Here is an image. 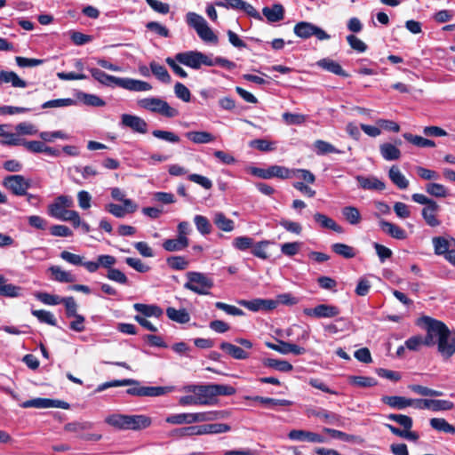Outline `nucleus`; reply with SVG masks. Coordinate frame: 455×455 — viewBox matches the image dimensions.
<instances>
[{"label":"nucleus","mask_w":455,"mask_h":455,"mask_svg":"<svg viewBox=\"0 0 455 455\" xmlns=\"http://www.w3.org/2000/svg\"><path fill=\"white\" fill-rule=\"evenodd\" d=\"M417 324L427 331L426 346L437 345L438 352L443 358H450L455 354V335H451V331L442 321L430 316H421Z\"/></svg>","instance_id":"obj_1"},{"label":"nucleus","mask_w":455,"mask_h":455,"mask_svg":"<svg viewBox=\"0 0 455 455\" xmlns=\"http://www.w3.org/2000/svg\"><path fill=\"white\" fill-rule=\"evenodd\" d=\"M110 387H124V386H134L129 387L126 393L130 395L134 396H161L167 393L173 391V387H142L140 386V382L133 379H124L120 380L109 381Z\"/></svg>","instance_id":"obj_2"},{"label":"nucleus","mask_w":455,"mask_h":455,"mask_svg":"<svg viewBox=\"0 0 455 455\" xmlns=\"http://www.w3.org/2000/svg\"><path fill=\"white\" fill-rule=\"evenodd\" d=\"M187 282L184 288L199 295L210 294L214 283L212 278L206 274L196 271H188L186 273Z\"/></svg>","instance_id":"obj_3"},{"label":"nucleus","mask_w":455,"mask_h":455,"mask_svg":"<svg viewBox=\"0 0 455 455\" xmlns=\"http://www.w3.org/2000/svg\"><path fill=\"white\" fill-rule=\"evenodd\" d=\"M186 21L188 25L193 28L198 36L205 43H218V36L214 34L212 29L208 26L204 18L196 12H189L186 15Z\"/></svg>","instance_id":"obj_4"},{"label":"nucleus","mask_w":455,"mask_h":455,"mask_svg":"<svg viewBox=\"0 0 455 455\" xmlns=\"http://www.w3.org/2000/svg\"><path fill=\"white\" fill-rule=\"evenodd\" d=\"M138 105L150 112L160 114L165 117L172 118L179 115V111L171 107L167 101L156 97L144 98L138 100Z\"/></svg>","instance_id":"obj_5"},{"label":"nucleus","mask_w":455,"mask_h":455,"mask_svg":"<svg viewBox=\"0 0 455 455\" xmlns=\"http://www.w3.org/2000/svg\"><path fill=\"white\" fill-rule=\"evenodd\" d=\"M73 199L69 196H59L53 203L48 205V214L57 220L66 221L70 219L71 212L68 208L73 206Z\"/></svg>","instance_id":"obj_6"},{"label":"nucleus","mask_w":455,"mask_h":455,"mask_svg":"<svg viewBox=\"0 0 455 455\" xmlns=\"http://www.w3.org/2000/svg\"><path fill=\"white\" fill-rule=\"evenodd\" d=\"M176 60L182 65L199 69L203 65L212 64L211 56L198 51H188L176 54Z\"/></svg>","instance_id":"obj_7"},{"label":"nucleus","mask_w":455,"mask_h":455,"mask_svg":"<svg viewBox=\"0 0 455 455\" xmlns=\"http://www.w3.org/2000/svg\"><path fill=\"white\" fill-rule=\"evenodd\" d=\"M182 390L186 393L195 394L200 405L215 404L212 384L196 385L191 384L184 386Z\"/></svg>","instance_id":"obj_8"},{"label":"nucleus","mask_w":455,"mask_h":455,"mask_svg":"<svg viewBox=\"0 0 455 455\" xmlns=\"http://www.w3.org/2000/svg\"><path fill=\"white\" fill-rule=\"evenodd\" d=\"M293 32L297 36L302 39H307L312 36H315L318 40L323 41L328 40L331 37V36L323 29L307 21H300L297 23L294 26Z\"/></svg>","instance_id":"obj_9"},{"label":"nucleus","mask_w":455,"mask_h":455,"mask_svg":"<svg viewBox=\"0 0 455 455\" xmlns=\"http://www.w3.org/2000/svg\"><path fill=\"white\" fill-rule=\"evenodd\" d=\"M3 185L12 191L15 196H25L27 195L28 189L31 186L30 180L26 179L22 175H10L4 179Z\"/></svg>","instance_id":"obj_10"},{"label":"nucleus","mask_w":455,"mask_h":455,"mask_svg":"<svg viewBox=\"0 0 455 455\" xmlns=\"http://www.w3.org/2000/svg\"><path fill=\"white\" fill-rule=\"evenodd\" d=\"M251 173L254 176L265 180L271 179L274 177L280 178L283 180L291 179L290 169L280 165H272L269 166L267 169L252 167L251 169Z\"/></svg>","instance_id":"obj_11"},{"label":"nucleus","mask_w":455,"mask_h":455,"mask_svg":"<svg viewBox=\"0 0 455 455\" xmlns=\"http://www.w3.org/2000/svg\"><path fill=\"white\" fill-rule=\"evenodd\" d=\"M340 310L338 307L328 304H319L313 308H305L304 315L315 318H331L339 314Z\"/></svg>","instance_id":"obj_12"},{"label":"nucleus","mask_w":455,"mask_h":455,"mask_svg":"<svg viewBox=\"0 0 455 455\" xmlns=\"http://www.w3.org/2000/svg\"><path fill=\"white\" fill-rule=\"evenodd\" d=\"M121 124L131 128L134 132L145 134L148 132L147 122L138 116L130 114H123L121 116Z\"/></svg>","instance_id":"obj_13"},{"label":"nucleus","mask_w":455,"mask_h":455,"mask_svg":"<svg viewBox=\"0 0 455 455\" xmlns=\"http://www.w3.org/2000/svg\"><path fill=\"white\" fill-rule=\"evenodd\" d=\"M138 204L133 201H124L123 205L116 204H108L105 210L116 218L122 219L128 213H133L137 211Z\"/></svg>","instance_id":"obj_14"},{"label":"nucleus","mask_w":455,"mask_h":455,"mask_svg":"<svg viewBox=\"0 0 455 455\" xmlns=\"http://www.w3.org/2000/svg\"><path fill=\"white\" fill-rule=\"evenodd\" d=\"M288 437L292 441L323 443L325 439L323 435L302 429H292L289 432Z\"/></svg>","instance_id":"obj_15"},{"label":"nucleus","mask_w":455,"mask_h":455,"mask_svg":"<svg viewBox=\"0 0 455 455\" xmlns=\"http://www.w3.org/2000/svg\"><path fill=\"white\" fill-rule=\"evenodd\" d=\"M89 71L92 75V76L100 84L102 85L108 86V87H120L121 78L114 76L111 75H108L102 71L100 68H89Z\"/></svg>","instance_id":"obj_16"},{"label":"nucleus","mask_w":455,"mask_h":455,"mask_svg":"<svg viewBox=\"0 0 455 455\" xmlns=\"http://www.w3.org/2000/svg\"><path fill=\"white\" fill-rule=\"evenodd\" d=\"M266 346L283 355L291 353L293 355H303L306 352V349L304 347L283 340H278V344L266 342Z\"/></svg>","instance_id":"obj_17"},{"label":"nucleus","mask_w":455,"mask_h":455,"mask_svg":"<svg viewBox=\"0 0 455 455\" xmlns=\"http://www.w3.org/2000/svg\"><path fill=\"white\" fill-rule=\"evenodd\" d=\"M355 180L363 190L383 191L386 188L385 183L375 176L357 175Z\"/></svg>","instance_id":"obj_18"},{"label":"nucleus","mask_w":455,"mask_h":455,"mask_svg":"<svg viewBox=\"0 0 455 455\" xmlns=\"http://www.w3.org/2000/svg\"><path fill=\"white\" fill-rule=\"evenodd\" d=\"M309 415L315 416L327 424L336 425L338 427L344 425L341 416L324 409L312 410L309 411Z\"/></svg>","instance_id":"obj_19"},{"label":"nucleus","mask_w":455,"mask_h":455,"mask_svg":"<svg viewBox=\"0 0 455 455\" xmlns=\"http://www.w3.org/2000/svg\"><path fill=\"white\" fill-rule=\"evenodd\" d=\"M120 88L131 92H148L152 89V85L145 81L133 79L130 77H122Z\"/></svg>","instance_id":"obj_20"},{"label":"nucleus","mask_w":455,"mask_h":455,"mask_svg":"<svg viewBox=\"0 0 455 455\" xmlns=\"http://www.w3.org/2000/svg\"><path fill=\"white\" fill-rule=\"evenodd\" d=\"M440 206L437 203L432 205L425 206L421 210V215L426 224L431 228H436L441 225V220L437 218V212Z\"/></svg>","instance_id":"obj_21"},{"label":"nucleus","mask_w":455,"mask_h":455,"mask_svg":"<svg viewBox=\"0 0 455 455\" xmlns=\"http://www.w3.org/2000/svg\"><path fill=\"white\" fill-rule=\"evenodd\" d=\"M379 224L382 231L387 235H390L391 237L397 240L406 239V231L403 228L397 226L396 224L387 221L385 220H380Z\"/></svg>","instance_id":"obj_22"},{"label":"nucleus","mask_w":455,"mask_h":455,"mask_svg":"<svg viewBox=\"0 0 455 455\" xmlns=\"http://www.w3.org/2000/svg\"><path fill=\"white\" fill-rule=\"evenodd\" d=\"M165 421L172 425H184V424H193L198 423V412L195 413H178L169 415Z\"/></svg>","instance_id":"obj_23"},{"label":"nucleus","mask_w":455,"mask_h":455,"mask_svg":"<svg viewBox=\"0 0 455 455\" xmlns=\"http://www.w3.org/2000/svg\"><path fill=\"white\" fill-rule=\"evenodd\" d=\"M152 420L146 415H128L127 430L139 431L150 427Z\"/></svg>","instance_id":"obj_24"},{"label":"nucleus","mask_w":455,"mask_h":455,"mask_svg":"<svg viewBox=\"0 0 455 455\" xmlns=\"http://www.w3.org/2000/svg\"><path fill=\"white\" fill-rule=\"evenodd\" d=\"M380 400L384 404L395 410H403L411 403L409 398L399 395H383Z\"/></svg>","instance_id":"obj_25"},{"label":"nucleus","mask_w":455,"mask_h":455,"mask_svg":"<svg viewBox=\"0 0 455 455\" xmlns=\"http://www.w3.org/2000/svg\"><path fill=\"white\" fill-rule=\"evenodd\" d=\"M263 15L269 22H278L283 20L284 8L280 4H275L272 6H266L262 9Z\"/></svg>","instance_id":"obj_26"},{"label":"nucleus","mask_w":455,"mask_h":455,"mask_svg":"<svg viewBox=\"0 0 455 455\" xmlns=\"http://www.w3.org/2000/svg\"><path fill=\"white\" fill-rule=\"evenodd\" d=\"M52 279L59 283H74L76 276L70 272L63 270L60 266H51L47 270Z\"/></svg>","instance_id":"obj_27"},{"label":"nucleus","mask_w":455,"mask_h":455,"mask_svg":"<svg viewBox=\"0 0 455 455\" xmlns=\"http://www.w3.org/2000/svg\"><path fill=\"white\" fill-rule=\"evenodd\" d=\"M317 66L337 76L347 77L348 74L344 71L342 67L335 60L324 58L317 61Z\"/></svg>","instance_id":"obj_28"},{"label":"nucleus","mask_w":455,"mask_h":455,"mask_svg":"<svg viewBox=\"0 0 455 455\" xmlns=\"http://www.w3.org/2000/svg\"><path fill=\"white\" fill-rule=\"evenodd\" d=\"M187 139L195 144H207L214 141L215 137L209 132L191 131L185 133Z\"/></svg>","instance_id":"obj_29"},{"label":"nucleus","mask_w":455,"mask_h":455,"mask_svg":"<svg viewBox=\"0 0 455 455\" xmlns=\"http://www.w3.org/2000/svg\"><path fill=\"white\" fill-rule=\"evenodd\" d=\"M21 287L7 283L5 277L0 274V296L17 298L20 296Z\"/></svg>","instance_id":"obj_30"},{"label":"nucleus","mask_w":455,"mask_h":455,"mask_svg":"<svg viewBox=\"0 0 455 455\" xmlns=\"http://www.w3.org/2000/svg\"><path fill=\"white\" fill-rule=\"evenodd\" d=\"M189 245V239L176 238L166 239L164 241L162 246L166 251H180L185 250Z\"/></svg>","instance_id":"obj_31"},{"label":"nucleus","mask_w":455,"mask_h":455,"mask_svg":"<svg viewBox=\"0 0 455 455\" xmlns=\"http://www.w3.org/2000/svg\"><path fill=\"white\" fill-rule=\"evenodd\" d=\"M314 219L322 228L333 230L339 234L344 232V229L340 225L337 224L335 220L323 213H315L314 215Z\"/></svg>","instance_id":"obj_32"},{"label":"nucleus","mask_w":455,"mask_h":455,"mask_svg":"<svg viewBox=\"0 0 455 455\" xmlns=\"http://www.w3.org/2000/svg\"><path fill=\"white\" fill-rule=\"evenodd\" d=\"M388 178L400 189H406L409 187V180L395 165L389 169Z\"/></svg>","instance_id":"obj_33"},{"label":"nucleus","mask_w":455,"mask_h":455,"mask_svg":"<svg viewBox=\"0 0 455 455\" xmlns=\"http://www.w3.org/2000/svg\"><path fill=\"white\" fill-rule=\"evenodd\" d=\"M231 412L228 410L198 412V422L214 421L228 419Z\"/></svg>","instance_id":"obj_34"},{"label":"nucleus","mask_w":455,"mask_h":455,"mask_svg":"<svg viewBox=\"0 0 455 455\" xmlns=\"http://www.w3.org/2000/svg\"><path fill=\"white\" fill-rule=\"evenodd\" d=\"M134 309L143 315V317L155 316L159 318L163 315V310L156 305H147L141 303H136L133 305Z\"/></svg>","instance_id":"obj_35"},{"label":"nucleus","mask_w":455,"mask_h":455,"mask_svg":"<svg viewBox=\"0 0 455 455\" xmlns=\"http://www.w3.org/2000/svg\"><path fill=\"white\" fill-rule=\"evenodd\" d=\"M381 156L387 161L398 160L401 157L400 149L391 143H383L379 146Z\"/></svg>","instance_id":"obj_36"},{"label":"nucleus","mask_w":455,"mask_h":455,"mask_svg":"<svg viewBox=\"0 0 455 455\" xmlns=\"http://www.w3.org/2000/svg\"><path fill=\"white\" fill-rule=\"evenodd\" d=\"M220 347L223 351L235 359L243 360L249 357V354L246 351L231 343L222 342Z\"/></svg>","instance_id":"obj_37"},{"label":"nucleus","mask_w":455,"mask_h":455,"mask_svg":"<svg viewBox=\"0 0 455 455\" xmlns=\"http://www.w3.org/2000/svg\"><path fill=\"white\" fill-rule=\"evenodd\" d=\"M166 315L172 321L179 323H187L190 320V315L185 308L176 309L174 307H169L166 309Z\"/></svg>","instance_id":"obj_38"},{"label":"nucleus","mask_w":455,"mask_h":455,"mask_svg":"<svg viewBox=\"0 0 455 455\" xmlns=\"http://www.w3.org/2000/svg\"><path fill=\"white\" fill-rule=\"evenodd\" d=\"M215 226L225 232H231L235 229L234 220L226 217L223 212H216L213 217Z\"/></svg>","instance_id":"obj_39"},{"label":"nucleus","mask_w":455,"mask_h":455,"mask_svg":"<svg viewBox=\"0 0 455 455\" xmlns=\"http://www.w3.org/2000/svg\"><path fill=\"white\" fill-rule=\"evenodd\" d=\"M200 435H208V434H221L227 433L230 431L231 427L228 424L223 423H213V424H206L200 425Z\"/></svg>","instance_id":"obj_40"},{"label":"nucleus","mask_w":455,"mask_h":455,"mask_svg":"<svg viewBox=\"0 0 455 455\" xmlns=\"http://www.w3.org/2000/svg\"><path fill=\"white\" fill-rule=\"evenodd\" d=\"M105 422L116 429L127 430L128 415L118 413L112 414L106 418Z\"/></svg>","instance_id":"obj_41"},{"label":"nucleus","mask_w":455,"mask_h":455,"mask_svg":"<svg viewBox=\"0 0 455 455\" xmlns=\"http://www.w3.org/2000/svg\"><path fill=\"white\" fill-rule=\"evenodd\" d=\"M93 427V423L90 421H74L67 423L64 426V430L68 432H73L79 435H84L83 432L90 430Z\"/></svg>","instance_id":"obj_42"},{"label":"nucleus","mask_w":455,"mask_h":455,"mask_svg":"<svg viewBox=\"0 0 455 455\" xmlns=\"http://www.w3.org/2000/svg\"><path fill=\"white\" fill-rule=\"evenodd\" d=\"M150 70L152 74L162 83L170 84L172 82V77L169 75L167 69L163 65L156 63V61H152L149 64Z\"/></svg>","instance_id":"obj_43"},{"label":"nucleus","mask_w":455,"mask_h":455,"mask_svg":"<svg viewBox=\"0 0 455 455\" xmlns=\"http://www.w3.org/2000/svg\"><path fill=\"white\" fill-rule=\"evenodd\" d=\"M341 213L345 220L351 225H357L362 220L359 210L355 206H345L341 210Z\"/></svg>","instance_id":"obj_44"},{"label":"nucleus","mask_w":455,"mask_h":455,"mask_svg":"<svg viewBox=\"0 0 455 455\" xmlns=\"http://www.w3.org/2000/svg\"><path fill=\"white\" fill-rule=\"evenodd\" d=\"M434 251L436 255H442L445 258V255H448L450 250V243L449 241L443 236H435L432 239Z\"/></svg>","instance_id":"obj_45"},{"label":"nucleus","mask_w":455,"mask_h":455,"mask_svg":"<svg viewBox=\"0 0 455 455\" xmlns=\"http://www.w3.org/2000/svg\"><path fill=\"white\" fill-rule=\"evenodd\" d=\"M263 364L267 367L273 368L282 372H288L292 370V365L285 360H278L267 358L263 361Z\"/></svg>","instance_id":"obj_46"},{"label":"nucleus","mask_w":455,"mask_h":455,"mask_svg":"<svg viewBox=\"0 0 455 455\" xmlns=\"http://www.w3.org/2000/svg\"><path fill=\"white\" fill-rule=\"evenodd\" d=\"M430 426L439 431L446 434H455V427L447 422L444 419L442 418H433L430 419Z\"/></svg>","instance_id":"obj_47"},{"label":"nucleus","mask_w":455,"mask_h":455,"mask_svg":"<svg viewBox=\"0 0 455 455\" xmlns=\"http://www.w3.org/2000/svg\"><path fill=\"white\" fill-rule=\"evenodd\" d=\"M403 138L408 142L419 147V148H434L435 147V143L434 140L425 139L419 135H413L411 133H404Z\"/></svg>","instance_id":"obj_48"},{"label":"nucleus","mask_w":455,"mask_h":455,"mask_svg":"<svg viewBox=\"0 0 455 455\" xmlns=\"http://www.w3.org/2000/svg\"><path fill=\"white\" fill-rule=\"evenodd\" d=\"M314 146H315L316 154L319 156L326 155V154H330V153H334V154H342L343 153L341 150L336 148L331 143L322 140H315Z\"/></svg>","instance_id":"obj_49"},{"label":"nucleus","mask_w":455,"mask_h":455,"mask_svg":"<svg viewBox=\"0 0 455 455\" xmlns=\"http://www.w3.org/2000/svg\"><path fill=\"white\" fill-rule=\"evenodd\" d=\"M170 435L177 439L186 436L200 435V429L199 426L184 427L173 429Z\"/></svg>","instance_id":"obj_50"},{"label":"nucleus","mask_w":455,"mask_h":455,"mask_svg":"<svg viewBox=\"0 0 455 455\" xmlns=\"http://www.w3.org/2000/svg\"><path fill=\"white\" fill-rule=\"evenodd\" d=\"M348 382L360 387H370L377 385V380L374 378L366 376H349Z\"/></svg>","instance_id":"obj_51"},{"label":"nucleus","mask_w":455,"mask_h":455,"mask_svg":"<svg viewBox=\"0 0 455 455\" xmlns=\"http://www.w3.org/2000/svg\"><path fill=\"white\" fill-rule=\"evenodd\" d=\"M425 189L427 194L435 197L443 198L448 196L447 188L440 183L429 182L426 184Z\"/></svg>","instance_id":"obj_52"},{"label":"nucleus","mask_w":455,"mask_h":455,"mask_svg":"<svg viewBox=\"0 0 455 455\" xmlns=\"http://www.w3.org/2000/svg\"><path fill=\"white\" fill-rule=\"evenodd\" d=\"M194 223L196 227L197 231L203 235H206L212 232V224L209 220L203 215H196L194 217Z\"/></svg>","instance_id":"obj_53"},{"label":"nucleus","mask_w":455,"mask_h":455,"mask_svg":"<svg viewBox=\"0 0 455 455\" xmlns=\"http://www.w3.org/2000/svg\"><path fill=\"white\" fill-rule=\"evenodd\" d=\"M323 431L324 433L330 435L332 438L339 439V440H342L344 442L355 443V442H357V440L359 439V437L356 436V435H348V434H347L345 432H342V431H339V430H336V429H332V428H329V427H324L323 429Z\"/></svg>","instance_id":"obj_54"},{"label":"nucleus","mask_w":455,"mask_h":455,"mask_svg":"<svg viewBox=\"0 0 455 455\" xmlns=\"http://www.w3.org/2000/svg\"><path fill=\"white\" fill-rule=\"evenodd\" d=\"M332 251L345 259H352L355 256V249L347 244L337 243L331 245Z\"/></svg>","instance_id":"obj_55"},{"label":"nucleus","mask_w":455,"mask_h":455,"mask_svg":"<svg viewBox=\"0 0 455 455\" xmlns=\"http://www.w3.org/2000/svg\"><path fill=\"white\" fill-rule=\"evenodd\" d=\"M31 314L36 316L41 323L55 326L57 324L56 318L50 312L44 309H35L31 311Z\"/></svg>","instance_id":"obj_56"},{"label":"nucleus","mask_w":455,"mask_h":455,"mask_svg":"<svg viewBox=\"0 0 455 455\" xmlns=\"http://www.w3.org/2000/svg\"><path fill=\"white\" fill-rule=\"evenodd\" d=\"M291 178L296 177L304 180L307 184H313L315 181V176L309 170L306 169H292L290 170Z\"/></svg>","instance_id":"obj_57"},{"label":"nucleus","mask_w":455,"mask_h":455,"mask_svg":"<svg viewBox=\"0 0 455 455\" xmlns=\"http://www.w3.org/2000/svg\"><path fill=\"white\" fill-rule=\"evenodd\" d=\"M212 387L215 403H217V396H229L235 395L236 392L235 388L229 385L212 384Z\"/></svg>","instance_id":"obj_58"},{"label":"nucleus","mask_w":455,"mask_h":455,"mask_svg":"<svg viewBox=\"0 0 455 455\" xmlns=\"http://www.w3.org/2000/svg\"><path fill=\"white\" fill-rule=\"evenodd\" d=\"M35 296L40 302L50 306L61 304L63 300V298L47 292H37Z\"/></svg>","instance_id":"obj_59"},{"label":"nucleus","mask_w":455,"mask_h":455,"mask_svg":"<svg viewBox=\"0 0 455 455\" xmlns=\"http://www.w3.org/2000/svg\"><path fill=\"white\" fill-rule=\"evenodd\" d=\"M168 266L174 270H184L188 267V261L183 256H171L167 258Z\"/></svg>","instance_id":"obj_60"},{"label":"nucleus","mask_w":455,"mask_h":455,"mask_svg":"<svg viewBox=\"0 0 455 455\" xmlns=\"http://www.w3.org/2000/svg\"><path fill=\"white\" fill-rule=\"evenodd\" d=\"M270 243H272V242L264 240L257 243L256 244H253L251 253L257 258L267 259L268 255L266 251V249Z\"/></svg>","instance_id":"obj_61"},{"label":"nucleus","mask_w":455,"mask_h":455,"mask_svg":"<svg viewBox=\"0 0 455 455\" xmlns=\"http://www.w3.org/2000/svg\"><path fill=\"white\" fill-rule=\"evenodd\" d=\"M454 407V403L449 400L430 399L429 410L433 411H450Z\"/></svg>","instance_id":"obj_62"},{"label":"nucleus","mask_w":455,"mask_h":455,"mask_svg":"<svg viewBox=\"0 0 455 455\" xmlns=\"http://www.w3.org/2000/svg\"><path fill=\"white\" fill-rule=\"evenodd\" d=\"M152 135L157 139L168 141L170 143H178L180 140L177 134L169 131L154 130L152 132Z\"/></svg>","instance_id":"obj_63"},{"label":"nucleus","mask_w":455,"mask_h":455,"mask_svg":"<svg viewBox=\"0 0 455 455\" xmlns=\"http://www.w3.org/2000/svg\"><path fill=\"white\" fill-rule=\"evenodd\" d=\"M15 131L19 135H36L38 132L36 125L28 122H22L15 126Z\"/></svg>","instance_id":"obj_64"}]
</instances>
